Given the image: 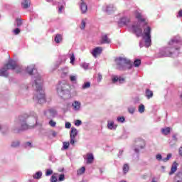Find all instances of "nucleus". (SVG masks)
Here are the masks:
<instances>
[{
	"label": "nucleus",
	"instance_id": "27",
	"mask_svg": "<svg viewBox=\"0 0 182 182\" xmlns=\"http://www.w3.org/2000/svg\"><path fill=\"white\" fill-rule=\"evenodd\" d=\"M171 132V129H170V127H166L161 129L162 134H164L165 136L170 134Z\"/></svg>",
	"mask_w": 182,
	"mask_h": 182
},
{
	"label": "nucleus",
	"instance_id": "14",
	"mask_svg": "<svg viewBox=\"0 0 182 182\" xmlns=\"http://www.w3.org/2000/svg\"><path fill=\"white\" fill-rule=\"evenodd\" d=\"M73 110L74 112H80V107H82V103L79 101H74L72 103Z\"/></svg>",
	"mask_w": 182,
	"mask_h": 182
},
{
	"label": "nucleus",
	"instance_id": "59",
	"mask_svg": "<svg viewBox=\"0 0 182 182\" xmlns=\"http://www.w3.org/2000/svg\"><path fill=\"white\" fill-rule=\"evenodd\" d=\"M140 48H143V45H141V43H139Z\"/></svg>",
	"mask_w": 182,
	"mask_h": 182
},
{
	"label": "nucleus",
	"instance_id": "10",
	"mask_svg": "<svg viewBox=\"0 0 182 182\" xmlns=\"http://www.w3.org/2000/svg\"><path fill=\"white\" fill-rule=\"evenodd\" d=\"M77 129L75 127L71 128L70 134V143L73 146L75 144V139H76V136H77Z\"/></svg>",
	"mask_w": 182,
	"mask_h": 182
},
{
	"label": "nucleus",
	"instance_id": "25",
	"mask_svg": "<svg viewBox=\"0 0 182 182\" xmlns=\"http://www.w3.org/2000/svg\"><path fill=\"white\" fill-rule=\"evenodd\" d=\"M176 182H182V171L178 172L175 176Z\"/></svg>",
	"mask_w": 182,
	"mask_h": 182
},
{
	"label": "nucleus",
	"instance_id": "44",
	"mask_svg": "<svg viewBox=\"0 0 182 182\" xmlns=\"http://www.w3.org/2000/svg\"><path fill=\"white\" fill-rule=\"evenodd\" d=\"M14 35H19V33H21V29H19V28H16L14 31H13Z\"/></svg>",
	"mask_w": 182,
	"mask_h": 182
},
{
	"label": "nucleus",
	"instance_id": "55",
	"mask_svg": "<svg viewBox=\"0 0 182 182\" xmlns=\"http://www.w3.org/2000/svg\"><path fill=\"white\" fill-rule=\"evenodd\" d=\"M98 79L100 80H100H102V79H103L102 74L98 73Z\"/></svg>",
	"mask_w": 182,
	"mask_h": 182
},
{
	"label": "nucleus",
	"instance_id": "3",
	"mask_svg": "<svg viewBox=\"0 0 182 182\" xmlns=\"http://www.w3.org/2000/svg\"><path fill=\"white\" fill-rule=\"evenodd\" d=\"M33 88L35 90L33 100L36 103L42 105L46 102V98H45V91H43V79L41 75L37 74L33 77Z\"/></svg>",
	"mask_w": 182,
	"mask_h": 182
},
{
	"label": "nucleus",
	"instance_id": "62",
	"mask_svg": "<svg viewBox=\"0 0 182 182\" xmlns=\"http://www.w3.org/2000/svg\"><path fill=\"white\" fill-rule=\"evenodd\" d=\"M151 182H157V181H156V180L154 179H152Z\"/></svg>",
	"mask_w": 182,
	"mask_h": 182
},
{
	"label": "nucleus",
	"instance_id": "47",
	"mask_svg": "<svg viewBox=\"0 0 182 182\" xmlns=\"http://www.w3.org/2000/svg\"><path fill=\"white\" fill-rule=\"evenodd\" d=\"M65 180V174H60L58 177V181H64Z\"/></svg>",
	"mask_w": 182,
	"mask_h": 182
},
{
	"label": "nucleus",
	"instance_id": "53",
	"mask_svg": "<svg viewBox=\"0 0 182 182\" xmlns=\"http://www.w3.org/2000/svg\"><path fill=\"white\" fill-rule=\"evenodd\" d=\"M72 127V124L70 122H65V129H70Z\"/></svg>",
	"mask_w": 182,
	"mask_h": 182
},
{
	"label": "nucleus",
	"instance_id": "39",
	"mask_svg": "<svg viewBox=\"0 0 182 182\" xmlns=\"http://www.w3.org/2000/svg\"><path fill=\"white\" fill-rule=\"evenodd\" d=\"M69 146H70V144L69 142L63 143V149H64V150H68V149H69Z\"/></svg>",
	"mask_w": 182,
	"mask_h": 182
},
{
	"label": "nucleus",
	"instance_id": "33",
	"mask_svg": "<svg viewBox=\"0 0 182 182\" xmlns=\"http://www.w3.org/2000/svg\"><path fill=\"white\" fill-rule=\"evenodd\" d=\"M140 65H141V60L140 59H136L134 61V66L135 68H139V66H140Z\"/></svg>",
	"mask_w": 182,
	"mask_h": 182
},
{
	"label": "nucleus",
	"instance_id": "38",
	"mask_svg": "<svg viewBox=\"0 0 182 182\" xmlns=\"http://www.w3.org/2000/svg\"><path fill=\"white\" fill-rule=\"evenodd\" d=\"M65 5H66V4L65 2H63L62 5L59 6V7H58L59 14H62L63 11L65 8Z\"/></svg>",
	"mask_w": 182,
	"mask_h": 182
},
{
	"label": "nucleus",
	"instance_id": "29",
	"mask_svg": "<svg viewBox=\"0 0 182 182\" xmlns=\"http://www.w3.org/2000/svg\"><path fill=\"white\" fill-rule=\"evenodd\" d=\"M23 24L22 19L21 18H16V21L14 23L15 26L17 28H21V26Z\"/></svg>",
	"mask_w": 182,
	"mask_h": 182
},
{
	"label": "nucleus",
	"instance_id": "56",
	"mask_svg": "<svg viewBox=\"0 0 182 182\" xmlns=\"http://www.w3.org/2000/svg\"><path fill=\"white\" fill-rule=\"evenodd\" d=\"M123 154V150H119V154H118V157H120Z\"/></svg>",
	"mask_w": 182,
	"mask_h": 182
},
{
	"label": "nucleus",
	"instance_id": "5",
	"mask_svg": "<svg viewBox=\"0 0 182 182\" xmlns=\"http://www.w3.org/2000/svg\"><path fill=\"white\" fill-rule=\"evenodd\" d=\"M115 62L119 70H127L133 68V63L126 58L119 57L115 59Z\"/></svg>",
	"mask_w": 182,
	"mask_h": 182
},
{
	"label": "nucleus",
	"instance_id": "21",
	"mask_svg": "<svg viewBox=\"0 0 182 182\" xmlns=\"http://www.w3.org/2000/svg\"><path fill=\"white\" fill-rule=\"evenodd\" d=\"M21 6L24 9H28L31 6V0H23L21 2Z\"/></svg>",
	"mask_w": 182,
	"mask_h": 182
},
{
	"label": "nucleus",
	"instance_id": "41",
	"mask_svg": "<svg viewBox=\"0 0 182 182\" xmlns=\"http://www.w3.org/2000/svg\"><path fill=\"white\" fill-rule=\"evenodd\" d=\"M85 28H86V19H83L81 21V29H85Z\"/></svg>",
	"mask_w": 182,
	"mask_h": 182
},
{
	"label": "nucleus",
	"instance_id": "15",
	"mask_svg": "<svg viewBox=\"0 0 182 182\" xmlns=\"http://www.w3.org/2000/svg\"><path fill=\"white\" fill-rule=\"evenodd\" d=\"M102 47H97L92 50L91 54L94 58H97V56L102 53Z\"/></svg>",
	"mask_w": 182,
	"mask_h": 182
},
{
	"label": "nucleus",
	"instance_id": "16",
	"mask_svg": "<svg viewBox=\"0 0 182 182\" xmlns=\"http://www.w3.org/2000/svg\"><path fill=\"white\" fill-rule=\"evenodd\" d=\"M80 8L81 9L82 14H86V12H87V4H86L83 0H81Z\"/></svg>",
	"mask_w": 182,
	"mask_h": 182
},
{
	"label": "nucleus",
	"instance_id": "12",
	"mask_svg": "<svg viewBox=\"0 0 182 182\" xmlns=\"http://www.w3.org/2000/svg\"><path fill=\"white\" fill-rule=\"evenodd\" d=\"M112 80L113 83H117V85H122L124 82V78L114 75L112 77Z\"/></svg>",
	"mask_w": 182,
	"mask_h": 182
},
{
	"label": "nucleus",
	"instance_id": "34",
	"mask_svg": "<svg viewBox=\"0 0 182 182\" xmlns=\"http://www.w3.org/2000/svg\"><path fill=\"white\" fill-rule=\"evenodd\" d=\"M129 164H125L123 166V172L124 174L127 173L129 172Z\"/></svg>",
	"mask_w": 182,
	"mask_h": 182
},
{
	"label": "nucleus",
	"instance_id": "7",
	"mask_svg": "<svg viewBox=\"0 0 182 182\" xmlns=\"http://www.w3.org/2000/svg\"><path fill=\"white\" fill-rule=\"evenodd\" d=\"M34 123H36V124H33V125H28V124H26V119L23 118L22 117H19V122L18 124L21 125L20 128H14V130L17 132H21L22 130H28V129H33V127H35V126L38 125V117L35 116L34 117L31 118Z\"/></svg>",
	"mask_w": 182,
	"mask_h": 182
},
{
	"label": "nucleus",
	"instance_id": "45",
	"mask_svg": "<svg viewBox=\"0 0 182 182\" xmlns=\"http://www.w3.org/2000/svg\"><path fill=\"white\" fill-rule=\"evenodd\" d=\"M50 182H58V177H56L55 174L51 176Z\"/></svg>",
	"mask_w": 182,
	"mask_h": 182
},
{
	"label": "nucleus",
	"instance_id": "46",
	"mask_svg": "<svg viewBox=\"0 0 182 182\" xmlns=\"http://www.w3.org/2000/svg\"><path fill=\"white\" fill-rule=\"evenodd\" d=\"M24 146L26 147V149H31V147H32V143H31V142H26L24 144Z\"/></svg>",
	"mask_w": 182,
	"mask_h": 182
},
{
	"label": "nucleus",
	"instance_id": "36",
	"mask_svg": "<svg viewBox=\"0 0 182 182\" xmlns=\"http://www.w3.org/2000/svg\"><path fill=\"white\" fill-rule=\"evenodd\" d=\"M61 70L63 72L62 76H66L68 75V73H69V70H68V67L62 68Z\"/></svg>",
	"mask_w": 182,
	"mask_h": 182
},
{
	"label": "nucleus",
	"instance_id": "63",
	"mask_svg": "<svg viewBox=\"0 0 182 182\" xmlns=\"http://www.w3.org/2000/svg\"><path fill=\"white\" fill-rule=\"evenodd\" d=\"M0 130H2V126L0 125Z\"/></svg>",
	"mask_w": 182,
	"mask_h": 182
},
{
	"label": "nucleus",
	"instance_id": "64",
	"mask_svg": "<svg viewBox=\"0 0 182 182\" xmlns=\"http://www.w3.org/2000/svg\"><path fill=\"white\" fill-rule=\"evenodd\" d=\"M120 182H126V181H121Z\"/></svg>",
	"mask_w": 182,
	"mask_h": 182
},
{
	"label": "nucleus",
	"instance_id": "37",
	"mask_svg": "<svg viewBox=\"0 0 182 182\" xmlns=\"http://www.w3.org/2000/svg\"><path fill=\"white\" fill-rule=\"evenodd\" d=\"M89 87H90V82H85L82 86V89H83V90L89 89Z\"/></svg>",
	"mask_w": 182,
	"mask_h": 182
},
{
	"label": "nucleus",
	"instance_id": "42",
	"mask_svg": "<svg viewBox=\"0 0 182 182\" xmlns=\"http://www.w3.org/2000/svg\"><path fill=\"white\" fill-rule=\"evenodd\" d=\"M117 120L119 123H124V120H126V119L124 118V117H118Z\"/></svg>",
	"mask_w": 182,
	"mask_h": 182
},
{
	"label": "nucleus",
	"instance_id": "51",
	"mask_svg": "<svg viewBox=\"0 0 182 182\" xmlns=\"http://www.w3.org/2000/svg\"><path fill=\"white\" fill-rule=\"evenodd\" d=\"M82 68L85 70H87L89 68V63H82Z\"/></svg>",
	"mask_w": 182,
	"mask_h": 182
},
{
	"label": "nucleus",
	"instance_id": "32",
	"mask_svg": "<svg viewBox=\"0 0 182 182\" xmlns=\"http://www.w3.org/2000/svg\"><path fill=\"white\" fill-rule=\"evenodd\" d=\"M19 144H21L19 141L16 140V141H13L11 142V146L13 147V148H16V147H19Z\"/></svg>",
	"mask_w": 182,
	"mask_h": 182
},
{
	"label": "nucleus",
	"instance_id": "17",
	"mask_svg": "<svg viewBox=\"0 0 182 182\" xmlns=\"http://www.w3.org/2000/svg\"><path fill=\"white\" fill-rule=\"evenodd\" d=\"M116 7L113 4H109L107 6L106 12L108 14H112V12H114L116 11Z\"/></svg>",
	"mask_w": 182,
	"mask_h": 182
},
{
	"label": "nucleus",
	"instance_id": "28",
	"mask_svg": "<svg viewBox=\"0 0 182 182\" xmlns=\"http://www.w3.org/2000/svg\"><path fill=\"white\" fill-rule=\"evenodd\" d=\"M85 171L86 168H85V166H82L77 171V176H82V174H85Z\"/></svg>",
	"mask_w": 182,
	"mask_h": 182
},
{
	"label": "nucleus",
	"instance_id": "57",
	"mask_svg": "<svg viewBox=\"0 0 182 182\" xmlns=\"http://www.w3.org/2000/svg\"><path fill=\"white\" fill-rule=\"evenodd\" d=\"M56 135H57L56 132L53 131L52 133L53 137H56Z\"/></svg>",
	"mask_w": 182,
	"mask_h": 182
},
{
	"label": "nucleus",
	"instance_id": "18",
	"mask_svg": "<svg viewBox=\"0 0 182 182\" xmlns=\"http://www.w3.org/2000/svg\"><path fill=\"white\" fill-rule=\"evenodd\" d=\"M129 22H130V18L127 17H122L119 21V25L123 26V25H127Z\"/></svg>",
	"mask_w": 182,
	"mask_h": 182
},
{
	"label": "nucleus",
	"instance_id": "6",
	"mask_svg": "<svg viewBox=\"0 0 182 182\" xmlns=\"http://www.w3.org/2000/svg\"><path fill=\"white\" fill-rule=\"evenodd\" d=\"M18 68V64L16 61L14 60H9L8 63L4 65V67L0 69V76H3L4 77H8L9 73L8 70L11 69V70H15Z\"/></svg>",
	"mask_w": 182,
	"mask_h": 182
},
{
	"label": "nucleus",
	"instance_id": "8",
	"mask_svg": "<svg viewBox=\"0 0 182 182\" xmlns=\"http://www.w3.org/2000/svg\"><path fill=\"white\" fill-rule=\"evenodd\" d=\"M146 147V141L141 139H137L135 141L134 145L133 146V150L135 153L139 154L141 150H143Z\"/></svg>",
	"mask_w": 182,
	"mask_h": 182
},
{
	"label": "nucleus",
	"instance_id": "31",
	"mask_svg": "<svg viewBox=\"0 0 182 182\" xmlns=\"http://www.w3.org/2000/svg\"><path fill=\"white\" fill-rule=\"evenodd\" d=\"M41 177H42V171H41L36 172L33 175V178H36V180H39V178H41Z\"/></svg>",
	"mask_w": 182,
	"mask_h": 182
},
{
	"label": "nucleus",
	"instance_id": "4",
	"mask_svg": "<svg viewBox=\"0 0 182 182\" xmlns=\"http://www.w3.org/2000/svg\"><path fill=\"white\" fill-rule=\"evenodd\" d=\"M56 90L58 96H60V97H63V96H65V99H70V85L65 81H61L58 84Z\"/></svg>",
	"mask_w": 182,
	"mask_h": 182
},
{
	"label": "nucleus",
	"instance_id": "22",
	"mask_svg": "<svg viewBox=\"0 0 182 182\" xmlns=\"http://www.w3.org/2000/svg\"><path fill=\"white\" fill-rule=\"evenodd\" d=\"M94 160H95V156H93V154H87V164H92Z\"/></svg>",
	"mask_w": 182,
	"mask_h": 182
},
{
	"label": "nucleus",
	"instance_id": "35",
	"mask_svg": "<svg viewBox=\"0 0 182 182\" xmlns=\"http://www.w3.org/2000/svg\"><path fill=\"white\" fill-rule=\"evenodd\" d=\"M144 110H145L144 105L143 104L139 105L138 107V111L139 112V113H144Z\"/></svg>",
	"mask_w": 182,
	"mask_h": 182
},
{
	"label": "nucleus",
	"instance_id": "26",
	"mask_svg": "<svg viewBox=\"0 0 182 182\" xmlns=\"http://www.w3.org/2000/svg\"><path fill=\"white\" fill-rule=\"evenodd\" d=\"M55 43H60L63 41V36L60 34H56L54 38Z\"/></svg>",
	"mask_w": 182,
	"mask_h": 182
},
{
	"label": "nucleus",
	"instance_id": "30",
	"mask_svg": "<svg viewBox=\"0 0 182 182\" xmlns=\"http://www.w3.org/2000/svg\"><path fill=\"white\" fill-rule=\"evenodd\" d=\"M70 80L72 83H76L77 80V75H70Z\"/></svg>",
	"mask_w": 182,
	"mask_h": 182
},
{
	"label": "nucleus",
	"instance_id": "24",
	"mask_svg": "<svg viewBox=\"0 0 182 182\" xmlns=\"http://www.w3.org/2000/svg\"><path fill=\"white\" fill-rule=\"evenodd\" d=\"M145 96L146 99H151V97H153V91L150 90V89H146L145 91Z\"/></svg>",
	"mask_w": 182,
	"mask_h": 182
},
{
	"label": "nucleus",
	"instance_id": "1",
	"mask_svg": "<svg viewBox=\"0 0 182 182\" xmlns=\"http://www.w3.org/2000/svg\"><path fill=\"white\" fill-rule=\"evenodd\" d=\"M135 16L138 22L134 23L132 26V31L136 35L137 38L142 36L145 42V47L149 48V46H151V27H144L143 33V29L141 28L140 26H146V25H147V21L146 18H143V16L140 13H136Z\"/></svg>",
	"mask_w": 182,
	"mask_h": 182
},
{
	"label": "nucleus",
	"instance_id": "50",
	"mask_svg": "<svg viewBox=\"0 0 182 182\" xmlns=\"http://www.w3.org/2000/svg\"><path fill=\"white\" fill-rule=\"evenodd\" d=\"M75 54H72V55L70 56V63L73 65V63H75Z\"/></svg>",
	"mask_w": 182,
	"mask_h": 182
},
{
	"label": "nucleus",
	"instance_id": "61",
	"mask_svg": "<svg viewBox=\"0 0 182 182\" xmlns=\"http://www.w3.org/2000/svg\"><path fill=\"white\" fill-rule=\"evenodd\" d=\"M47 2H52V0H46Z\"/></svg>",
	"mask_w": 182,
	"mask_h": 182
},
{
	"label": "nucleus",
	"instance_id": "19",
	"mask_svg": "<svg viewBox=\"0 0 182 182\" xmlns=\"http://www.w3.org/2000/svg\"><path fill=\"white\" fill-rule=\"evenodd\" d=\"M177 166H178V164H177V162H173L171 166V171L168 173L169 176H173V174H174L175 172L177 171Z\"/></svg>",
	"mask_w": 182,
	"mask_h": 182
},
{
	"label": "nucleus",
	"instance_id": "43",
	"mask_svg": "<svg viewBox=\"0 0 182 182\" xmlns=\"http://www.w3.org/2000/svg\"><path fill=\"white\" fill-rule=\"evenodd\" d=\"M48 124L51 127H55L56 126V122L53 121V119L50 120Z\"/></svg>",
	"mask_w": 182,
	"mask_h": 182
},
{
	"label": "nucleus",
	"instance_id": "11",
	"mask_svg": "<svg viewBox=\"0 0 182 182\" xmlns=\"http://www.w3.org/2000/svg\"><path fill=\"white\" fill-rule=\"evenodd\" d=\"M172 154H168L166 158L163 159V156H161V154H158L156 155V159L158 161H164V163H167V161H168L169 159H171Z\"/></svg>",
	"mask_w": 182,
	"mask_h": 182
},
{
	"label": "nucleus",
	"instance_id": "52",
	"mask_svg": "<svg viewBox=\"0 0 182 182\" xmlns=\"http://www.w3.org/2000/svg\"><path fill=\"white\" fill-rule=\"evenodd\" d=\"M75 126L79 127V126H80V124H82V122L80 120H79V119H77L75 122Z\"/></svg>",
	"mask_w": 182,
	"mask_h": 182
},
{
	"label": "nucleus",
	"instance_id": "48",
	"mask_svg": "<svg viewBox=\"0 0 182 182\" xmlns=\"http://www.w3.org/2000/svg\"><path fill=\"white\" fill-rule=\"evenodd\" d=\"M136 110V108L134 107H129L128 108V112L131 113V114H133Z\"/></svg>",
	"mask_w": 182,
	"mask_h": 182
},
{
	"label": "nucleus",
	"instance_id": "23",
	"mask_svg": "<svg viewBox=\"0 0 182 182\" xmlns=\"http://www.w3.org/2000/svg\"><path fill=\"white\" fill-rule=\"evenodd\" d=\"M117 125H114V122L113 121H108L107 122V128L109 130H116Z\"/></svg>",
	"mask_w": 182,
	"mask_h": 182
},
{
	"label": "nucleus",
	"instance_id": "13",
	"mask_svg": "<svg viewBox=\"0 0 182 182\" xmlns=\"http://www.w3.org/2000/svg\"><path fill=\"white\" fill-rule=\"evenodd\" d=\"M26 72L30 75V76H32V75H36V72H38V70L35 68L34 65H31L27 67Z\"/></svg>",
	"mask_w": 182,
	"mask_h": 182
},
{
	"label": "nucleus",
	"instance_id": "60",
	"mask_svg": "<svg viewBox=\"0 0 182 182\" xmlns=\"http://www.w3.org/2000/svg\"><path fill=\"white\" fill-rule=\"evenodd\" d=\"M62 59H63L64 62L66 60V58L65 57H62Z\"/></svg>",
	"mask_w": 182,
	"mask_h": 182
},
{
	"label": "nucleus",
	"instance_id": "40",
	"mask_svg": "<svg viewBox=\"0 0 182 182\" xmlns=\"http://www.w3.org/2000/svg\"><path fill=\"white\" fill-rule=\"evenodd\" d=\"M53 174V171L52 169H47L46 171V176L48 177L49 176H52Z\"/></svg>",
	"mask_w": 182,
	"mask_h": 182
},
{
	"label": "nucleus",
	"instance_id": "2",
	"mask_svg": "<svg viewBox=\"0 0 182 182\" xmlns=\"http://www.w3.org/2000/svg\"><path fill=\"white\" fill-rule=\"evenodd\" d=\"M169 47L159 49V52L156 54V58H177L180 55V48L182 46V39L179 36L173 37L168 42Z\"/></svg>",
	"mask_w": 182,
	"mask_h": 182
},
{
	"label": "nucleus",
	"instance_id": "9",
	"mask_svg": "<svg viewBox=\"0 0 182 182\" xmlns=\"http://www.w3.org/2000/svg\"><path fill=\"white\" fill-rule=\"evenodd\" d=\"M45 116H46L47 119H53L58 114L56 109L54 108L48 109V110L44 112Z\"/></svg>",
	"mask_w": 182,
	"mask_h": 182
},
{
	"label": "nucleus",
	"instance_id": "20",
	"mask_svg": "<svg viewBox=\"0 0 182 182\" xmlns=\"http://www.w3.org/2000/svg\"><path fill=\"white\" fill-rule=\"evenodd\" d=\"M112 42L110 38L107 37V35H104L102 36L101 43L102 44H109Z\"/></svg>",
	"mask_w": 182,
	"mask_h": 182
},
{
	"label": "nucleus",
	"instance_id": "49",
	"mask_svg": "<svg viewBox=\"0 0 182 182\" xmlns=\"http://www.w3.org/2000/svg\"><path fill=\"white\" fill-rule=\"evenodd\" d=\"M62 60H59V61H57L55 65V69H58V68H59L60 65L62 64Z\"/></svg>",
	"mask_w": 182,
	"mask_h": 182
},
{
	"label": "nucleus",
	"instance_id": "54",
	"mask_svg": "<svg viewBox=\"0 0 182 182\" xmlns=\"http://www.w3.org/2000/svg\"><path fill=\"white\" fill-rule=\"evenodd\" d=\"M177 18H182V10H180L178 13Z\"/></svg>",
	"mask_w": 182,
	"mask_h": 182
},
{
	"label": "nucleus",
	"instance_id": "58",
	"mask_svg": "<svg viewBox=\"0 0 182 182\" xmlns=\"http://www.w3.org/2000/svg\"><path fill=\"white\" fill-rule=\"evenodd\" d=\"M172 137H173V140H175V141H177V136L173 135Z\"/></svg>",
	"mask_w": 182,
	"mask_h": 182
}]
</instances>
